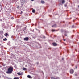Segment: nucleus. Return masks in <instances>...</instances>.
<instances>
[{"mask_svg":"<svg viewBox=\"0 0 79 79\" xmlns=\"http://www.w3.org/2000/svg\"><path fill=\"white\" fill-rule=\"evenodd\" d=\"M13 71V67H9L7 69V71L6 72L7 74H11Z\"/></svg>","mask_w":79,"mask_h":79,"instance_id":"obj_1","label":"nucleus"},{"mask_svg":"<svg viewBox=\"0 0 79 79\" xmlns=\"http://www.w3.org/2000/svg\"><path fill=\"white\" fill-rule=\"evenodd\" d=\"M29 40V38L28 37H26L24 38V40H25V41H27Z\"/></svg>","mask_w":79,"mask_h":79,"instance_id":"obj_2","label":"nucleus"},{"mask_svg":"<svg viewBox=\"0 0 79 79\" xmlns=\"http://www.w3.org/2000/svg\"><path fill=\"white\" fill-rule=\"evenodd\" d=\"M70 74H73V73H74V70L73 69L70 70Z\"/></svg>","mask_w":79,"mask_h":79,"instance_id":"obj_3","label":"nucleus"},{"mask_svg":"<svg viewBox=\"0 0 79 79\" xmlns=\"http://www.w3.org/2000/svg\"><path fill=\"white\" fill-rule=\"evenodd\" d=\"M52 44L54 46H57L58 45L56 43H53Z\"/></svg>","mask_w":79,"mask_h":79,"instance_id":"obj_4","label":"nucleus"},{"mask_svg":"<svg viewBox=\"0 0 79 79\" xmlns=\"http://www.w3.org/2000/svg\"><path fill=\"white\" fill-rule=\"evenodd\" d=\"M27 77L28 78H29V79H32V77L29 75L27 76Z\"/></svg>","mask_w":79,"mask_h":79,"instance_id":"obj_5","label":"nucleus"},{"mask_svg":"<svg viewBox=\"0 0 79 79\" xmlns=\"http://www.w3.org/2000/svg\"><path fill=\"white\" fill-rule=\"evenodd\" d=\"M5 35L6 36V37H7L8 36H9V35H8V33H6L5 34Z\"/></svg>","mask_w":79,"mask_h":79,"instance_id":"obj_6","label":"nucleus"},{"mask_svg":"<svg viewBox=\"0 0 79 79\" xmlns=\"http://www.w3.org/2000/svg\"><path fill=\"white\" fill-rule=\"evenodd\" d=\"M17 74H18V75H19V76H21L22 75H23L22 74L20 73L19 72Z\"/></svg>","mask_w":79,"mask_h":79,"instance_id":"obj_7","label":"nucleus"},{"mask_svg":"<svg viewBox=\"0 0 79 79\" xmlns=\"http://www.w3.org/2000/svg\"><path fill=\"white\" fill-rule=\"evenodd\" d=\"M52 27H56V24H54L52 26Z\"/></svg>","mask_w":79,"mask_h":79,"instance_id":"obj_8","label":"nucleus"},{"mask_svg":"<svg viewBox=\"0 0 79 79\" xmlns=\"http://www.w3.org/2000/svg\"><path fill=\"white\" fill-rule=\"evenodd\" d=\"M23 71H26L27 70V69H26V68H25L24 67H23Z\"/></svg>","mask_w":79,"mask_h":79,"instance_id":"obj_9","label":"nucleus"},{"mask_svg":"<svg viewBox=\"0 0 79 79\" xmlns=\"http://www.w3.org/2000/svg\"><path fill=\"white\" fill-rule=\"evenodd\" d=\"M51 31L52 32H55V31H57L56 30L54 29H52Z\"/></svg>","mask_w":79,"mask_h":79,"instance_id":"obj_10","label":"nucleus"},{"mask_svg":"<svg viewBox=\"0 0 79 79\" xmlns=\"http://www.w3.org/2000/svg\"><path fill=\"white\" fill-rule=\"evenodd\" d=\"M62 0V4H63V3H65V1L64 0Z\"/></svg>","mask_w":79,"mask_h":79,"instance_id":"obj_11","label":"nucleus"},{"mask_svg":"<svg viewBox=\"0 0 79 79\" xmlns=\"http://www.w3.org/2000/svg\"><path fill=\"white\" fill-rule=\"evenodd\" d=\"M41 3H43V4L45 3V2L44 1H41Z\"/></svg>","mask_w":79,"mask_h":79,"instance_id":"obj_12","label":"nucleus"},{"mask_svg":"<svg viewBox=\"0 0 79 79\" xmlns=\"http://www.w3.org/2000/svg\"><path fill=\"white\" fill-rule=\"evenodd\" d=\"M32 13H35V10H34V9H33L32 10Z\"/></svg>","mask_w":79,"mask_h":79,"instance_id":"obj_13","label":"nucleus"},{"mask_svg":"<svg viewBox=\"0 0 79 79\" xmlns=\"http://www.w3.org/2000/svg\"><path fill=\"white\" fill-rule=\"evenodd\" d=\"M24 3V0H22V2H21V3Z\"/></svg>","mask_w":79,"mask_h":79,"instance_id":"obj_14","label":"nucleus"},{"mask_svg":"<svg viewBox=\"0 0 79 79\" xmlns=\"http://www.w3.org/2000/svg\"><path fill=\"white\" fill-rule=\"evenodd\" d=\"M14 79H19V77H16L14 78Z\"/></svg>","mask_w":79,"mask_h":79,"instance_id":"obj_15","label":"nucleus"},{"mask_svg":"<svg viewBox=\"0 0 79 79\" xmlns=\"http://www.w3.org/2000/svg\"><path fill=\"white\" fill-rule=\"evenodd\" d=\"M3 40L4 41H6V40H7V39H6V38H5Z\"/></svg>","mask_w":79,"mask_h":79,"instance_id":"obj_16","label":"nucleus"},{"mask_svg":"<svg viewBox=\"0 0 79 79\" xmlns=\"http://www.w3.org/2000/svg\"><path fill=\"white\" fill-rule=\"evenodd\" d=\"M61 32H64V30H63V29H62L61 30Z\"/></svg>","mask_w":79,"mask_h":79,"instance_id":"obj_17","label":"nucleus"},{"mask_svg":"<svg viewBox=\"0 0 79 79\" xmlns=\"http://www.w3.org/2000/svg\"><path fill=\"white\" fill-rule=\"evenodd\" d=\"M65 34H67V33H68V32L67 31H65Z\"/></svg>","mask_w":79,"mask_h":79,"instance_id":"obj_18","label":"nucleus"},{"mask_svg":"<svg viewBox=\"0 0 79 79\" xmlns=\"http://www.w3.org/2000/svg\"><path fill=\"white\" fill-rule=\"evenodd\" d=\"M64 6H65V7H66V6H67V4H64Z\"/></svg>","mask_w":79,"mask_h":79,"instance_id":"obj_19","label":"nucleus"},{"mask_svg":"<svg viewBox=\"0 0 79 79\" xmlns=\"http://www.w3.org/2000/svg\"><path fill=\"white\" fill-rule=\"evenodd\" d=\"M64 35L65 36H67V35H66V33H65L64 34Z\"/></svg>","mask_w":79,"mask_h":79,"instance_id":"obj_20","label":"nucleus"},{"mask_svg":"<svg viewBox=\"0 0 79 79\" xmlns=\"http://www.w3.org/2000/svg\"><path fill=\"white\" fill-rule=\"evenodd\" d=\"M17 8H19V6H18L17 7Z\"/></svg>","mask_w":79,"mask_h":79,"instance_id":"obj_21","label":"nucleus"},{"mask_svg":"<svg viewBox=\"0 0 79 79\" xmlns=\"http://www.w3.org/2000/svg\"><path fill=\"white\" fill-rule=\"evenodd\" d=\"M75 68H77V66H75Z\"/></svg>","mask_w":79,"mask_h":79,"instance_id":"obj_22","label":"nucleus"},{"mask_svg":"<svg viewBox=\"0 0 79 79\" xmlns=\"http://www.w3.org/2000/svg\"><path fill=\"white\" fill-rule=\"evenodd\" d=\"M63 40L64 41H66V40L65 39Z\"/></svg>","mask_w":79,"mask_h":79,"instance_id":"obj_23","label":"nucleus"},{"mask_svg":"<svg viewBox=\"0 0 79 79\" xmlns=\"http://www.w3.org/2000/svg\"><path fill=\"white\" fill-rule=\"evenodd\" d=\"M7 79H12V78H8Z\"/></svg>","mask_w":79,"mask_h":79,"instance_id":"obj_24","label":"nucleus"},{"mask_svg":"<svg viewBox=\"0 0 79 79\" xmlns=\"http://www.w3.org/2000/svg\"><path fill=\"white\" fill-rule=\"evenodd\" d=\"M74 25H73V26H72V27H74Z\"/></svg>","mask_w":79,"mask_h":79,"instance_id":"obj_25","label":"nucleus"},{"mask_svg":"<svg viewBox=\"0 0 79 79\" xmlns=\"http://www.w3.org/2000/svg\"><path fill=\"white\" fill-rule=\"evenodd\" d=\"M34 0H31V1H34Z\"/></svg>","mask_w":79,"mask_h":79,"instance_id":"obj_26","label":"nucleus"},{"mask_svg":"<svg viewBox=\"0 0 79 79\" xmlns=\"http://www.w3.org/2000/svg\"><path fill=\"white\" fill-rule=\"evenodd\" d=\"M11 19H13V17H12V18H11Z\"/></svg>","mask_w":79,"mask_h":79,"instance_id":"obj_27","label":"nucleus"},{"mask_svg":"<svg viewBox=\"0 0 79 79\" xmlns=\"http://www.w3.org/2000/svg\"><path fill=\"white\" fill-rule=\"evenodd\" d=\"M22 6H23V4H22Z\"/></svg>","mask_w":79,"mask_h":79,"instance_id":"obj_28","label":"nucleus"},{"mask_svg":"<svg viewBox=\"0 0 79 79\" xmlns=\"http://www.w3.org/2000/svg\"><path fill=\"white\" fill-rule=\"evenodd\" d=\"M43 37L44 38H45V36H44Z\"/></svg>","mask_w":79,"mask_h":79,"instance_id":"obj_29","label":"nucleus"},{"mask_svg":"<svg viewBox=\"0 0 79 79\" xmlns=\"http://www.w3.org/2000/svg\"><path fill=\"white\" fill-rule=\"evenodd\" d=\"M62 60H63V58H62Z\"/></svg>","mask_w":79,"mask_h":79,"instance_id":"obj_30","label":"nucleus"},{"mask_svg":"<svg viewBox=\"0 0 79 79\" xmlns=\"http://www.w3.org/2000/svg\"><path fill=\"white\" fill-rule=\"evenodd\" d=\"M0 67H2V66H0Z\"/></svg>","mask_w":79,"mask_h":79,"instance_id":"obj_31","label":"nucleus"},{"mask_svg":"<svg viewBox=\"0 0 79 79\" xmlns=\"http://www.w3.org/2000/svg\"><path fill=\"white\" fill-rule=\"evenodd\" d=\"M51 78H53V77H52Z\"/></svg>","mask_w":79,"mask_h":79,"instance_id":"obj_32","label":"nucleus"}]
</instances>
